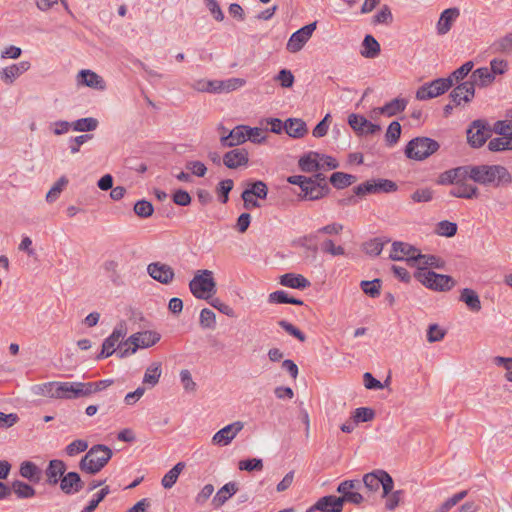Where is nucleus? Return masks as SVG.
Returning <instances> with one entry per match:
<instances>
[{"label": "nucleus", "mask_w": 512, "mask_h": 512, "mask_svg": "<svg viewBox=\"0 0 512 512\" xmlns=\"http://www.w3.org/2000/svg\"><path fill=\"white\" fill-rule=\"evenodd\" d=\"M84 382L51 381L34 387L37 395L58 400H75L86 397Z\"/></svg>", "instance_id": "f257e3e1"}, {"label": "nucleus", "mask_w": 512, "mask_h": 512, "mask_svg": "<svg viewBox=\"0 0 512 512\" xmlns=\"http://www.w3.org/2000/svg\"><path fill=\"white\" fill-rule=\"evenodd\" d=\"M468 178L480 185L494 187L512 181L509 171L501 165H468Z\"/></svg>", "instance_id": "f03ea898"}, {"label": "nucleus", "mask_w": 512, "mask_h": 512, "mask_svg": "<svg viewBox=\"0 0 512 512\" xmlns=\"http://www.w3.org/2000/svg\"><path fill=\"white\" fill-rule=\"evenodd\" d=\"M113 455L112 450L102 444L92 446L79 462L82 472L94 475L102 470Z\"/></svg>", "instance_id": "7ed1b4c3"}, {"label": "nucleus", "mask_w": 512, "mask_h": 512, "mask_svg": "<svg viewBox=\"0 0 512 512\" xmlns=\"http://www.w3.org/2000/svg\"><path fill=\"white\" fill-rule=\"evenodd\" d=\"M189 290L197 299H210L217 291L213 272L208 269L197 270L189 282Z\"/></svg>", "instance_id": "20e7f679"}, {"label": "nucleus", "mask_w": 512, "mask_h": 512, "mask_svg": "<svg viewBox=\"0 0 512 512\" xmlns=\"http://www.w3.org/2000/svg\"><path fill=\"white\" fill-rule=\"evenodd\" d=\"M439 143L428 137H416L408 142L405 148L407 158L422 161L439 149Z\"/></svg>", "instance_id": "39448f33"}, {"label": "nucleus", "mask_w": 512, "mask_h": 512, "mask_svg": "<svg viewBox=\"0 0 512 512\" xmlns=\"http://www.w3.org/2000/svg\"><path fill=\"white\" fill-rule=\"evenodd\" d=\"M160 340V334L154 331H142L131 335L124 343L126 348H120L119 357L123 358L133 354L138 348H148L155 345Z\"/></svg>", "instance_id": "423d86ee"}, {"label": "nucleus", "mask_w": 512, "mask_h": 512, "mask_svg": "<svg viewBox=\"0 0 512 512\" xmlns=\"http://www.w3.org/2000/svg\"><path fill=\"white\" fill-rule=\"evenodd\" d=\"M361 484L364 485L367 491L372 493L377 492L381 486L382 496H388L394 488V481L390 474L381 469L366 473Z\"/></svg>", "instance_id": "0eeeda50"}, {"label": "nucleus", "mask_w": 512, "mask_h": 512, "mask_svg": "<svg viewBox=\"0 0 512 512\" xmlns=\"http://www.w3.org/2000/svg\"><path fill=\"white\" fill-rule=\"evenodd\" d=\"M415 278L429 289L436 291H448L455 285L452 277L443 274H437L430 270L418 271Z\"/></svg>", "instance_id": "6e6552de"}, {"label": "nucleus", "mask_w": 512, "mask_h": 512, "mask_svg": "<svg viewBox=\"0 0 512 512\" xmlns=\"http://www.w3.org/2000/svg\"><path fill=\"white\" fill-rule=\"evenodd\" d=\"M361 481L358 479L344 480L338 487L337 492L341 494L339 499H342V505L345 502L360 505L364 502V496L359 492L361 489Z\"/></svg>", "instance_id": "1a4fd4ad"}, {"label": "nucleus", "mask_w": 512, "mask_h": 512, "mask_svg": "<svg viewBox=\"0 0 512 512\" xmlns=\"http://www.w3.org/2000/svg\"><path fill=\"white\" fill-rule=\"evenodd\" d=\"M451 88V80L438 78L425 83L416 91V99L420 101L429 100L444 94Z\"/></svg>", "instance_id": "9d476101"}, {"label": "nucleus", "mask_w": 512, "mask_h": 512, "mask_svg": "<svg viewBox=\"0 0 512 512\" xmlns=\"http://www.w3.org/2000/svg\"><path fill=\"white\" fill-rule=\"evenodd\" d=\"M315 29L316 22H313L294 32L287 42L286 49L291 53L299 52L311 38Z\"/></svg>", "instance_id": "9b49d317"}, {"label": "nucleus", "mask_w": 512, "mask_h": 512, "mask_svg": "<svg viewBox=\"0 0 512 512\" xmlns=\"http://www.w3.org/2000/svg\"><path fill=\"white\" fill-rule=\"evenodd\" d=\"M353 190L357 196H364L378 192H393L397 190V185L391 180L381 179L378 182L366 181L354 187Z\"/></svg>", "instance_id": "f8f14e48"}, {"label": "nucleus", "mask_w": 512, "mask_h": 512, "mask_svg": "<svg viewBox=\"0 0 512 512\" xmlns=\"http://www.w3.org/2000/svg\"><path fill=\"white\" fill-rule=\"evenodd\" d=\"M147 273L152 279L163 285L171 284L175 278L174 269L170 265L162 262H152L148 264Z\"/></svg>", "instance_id": "ddd939ff"}, {"label": "nucleus", "mask_w": 512, "mask_h": 512, "mask_svg": "<svg viewBox=\"0 0 512 512\" xmlns=\"http://www.w3.org/2000/svg\"><path fill=\"white\" fill-rule=\"evenodd\" d=\"M490 136V128L481 120L474 121L467 130L468 143L475 148L481 147Z\"/></svg>", "instance_id": "4468645a"}, {"label": "nucleus", "mask_w": 512, "mask_h": 512, "mask_svg": "<svg viewBox=\"0 0 512 512\" xmlns=\"http://www.w3.org/2000/svg\"><path fill=\"white\" fill-rule=\"evenodd\" d=\"M243 428V422L235 421L217 431L212 437V443L214 445L227 446Z\"/></svg>", "instance_id": "2eb2a0df"}, {"label": "nucleus", "mask_w": 512, "mask_h": 512, "mask_svg": "<svg viewBox=\"0 0 512 512\" xmlns=\"http://www.w3.org/2000/svg\"><path fill=\"white\" fill-rule=\"evenodd\" d=\"M348 124L358 135H373L381 131L380 125L368 121L359 114H350Z\"/></svg>", "instance_id": "dca6fc26"}, {"label": "nucleus", "mask_w": 512, "mask_h": 512, "mask_svg": "<svg viewBox=\"0 0 512 512\" xmlns=\"http://www.w3.org/2000/svg\"><path fill=\"white\" fill-rule=\"evenodd\" d=\"M418 256V250L404 242H394L390 252V258L395 261L406 260L415 263Z\"/></svg>", "instance_id": "f3484780"}, {"label": "nucleus", "mask_w": 512, "mask_h": 512, "mask_svg": "<svg viewBox=\"0 0 512 512\" xmlns=\"http://www.w3.org/2000/svg\"><path fill=\"white\" fill-rule=\"evenodd\" d=\"M126 334L125 328L121 325L116 327L112 334L106 338L102 344V350L98 354L97 359H103L111 356L115 352L116 346L120 345L121 340Z\"/></svg>", "instance_id": "a211bd4d"}, {"label": "nucleus", "mask_w": 512, "mask_h": 512, "mask_svg": "<svg viewBox=\"0 0 512 512\" xmlns=\"http://www.w3.org/2000/svg\"><path fill=\"white\" fill-rule=\"evenodd\" d=\"M475 95V90L470 82L464 81L457 85L451 92L449 97L452 102L459 106L462 103H469Z\"/></svg>", "instance_id": "6ab92c4d"}, {"label": "nucleus", "mask_w": 512, "mask_h": 512, "mask_svg": "<svg viewBox=\"0 0 512 512\" xmlns=\"http://www.w3.org/2000/svg\"><path fill=\"white\" fill-rule=\"evenodd\" d=\"M249 161V154L244 148H235L226 152L223 156V164L229 169H237L246 166Z\"/></svg>", "instance_id": "aec40b11"}, {"label": "nucleus", "mask_w": 512, "mask_h": 512, "mask_svg": "<svg viewBox=\"0 0 512 512\" xmlns=\"http://www.w3.org/2000/svg\"><path fill=\"white\" fill-rule=\"evenodd\" d=\"M315 510L321 512H342V499H339L334 495L321 497L312 507L309 508L308 512Z\"/></svg>", "instance_id": "412c9836"}, {"label": "nucleus", "mask_w": 512, "mask_h": 512, "mask_svg": "<svg viewBox=\"0 0 512 512\" xmlns=\"http://www.w3.org/2000/svg\"><path fill=\"white\" fill-rule=\"evenodd\" d=\"M84 482L77 472L64 474L60 481V488L67 495L76 494L82 490Z\"/></svg>", "instance_id": "4be33fe9"}, {"label": "nucleus", "mask_w": 512, "mask_h": 512, "mask_svg": "<svg viewBox=\"0 0 512 512\" xmlns=\"http://www.w3.org/2000/svg\"><path fill=\"white\" fill-rule=\"evenodd\" d=\"M406 106H407V101L405 99L395 98L382 107L374 108L371 111V117L375 118L378 115H386L388 117H392V116L404 111Z\"/></svg>", "instance_id": "5701e85b"}, {"label": "nucleus", "mask_w": 512, "mask_h": 512, "mask_svg": "<svg viewBox=\"0 0 512 512\" xmlns=\"http://www.w3.org/2000/svg\"><path fill=\"white\" fill-rule=\"evenodd\" d=\"M459 15L460 11L456 7L445 9L441 13L437 22V33L439 35L447 34L451 30L453 23L456 21Z\"/></svg>", "instance_id": "b1692460"}, {"label": "nucleus", "mask_w": 512, "mask_h": 512, "mask_svg": "<svg viewBox=\"0 0 512 512\" xmlns=\"http://www.w3.org/2000/svg\"><path fill=\"white\" fill-rule=\"evenodd\" d=\"M79 85H84L97 90L105 89V82L101 76L91 70H81L77 75Z\"/></svg>", "instance_id": "393cba45"}, {"label": "nucleus", "mask_w": 512, "mask_h": 512, "mask_svg": "<svg viewBox=\"0 0 512 512\" xmlns=\"http://www.w3.org/2000/svg\"><path fill=\"white\" fill-rule=\"evenodd\" d=\"M468 178V165L447 170L440 175V184H451L456 186L462 180Z\"/></svg>", "instance_id": "a878e982"}, {"label": "nucleus", "mask_w": 512, "mask_h": 512, "mask_svg": "<svg viewBox=\"0 0 512 512\" xmlns=\"http://www.w3.org/2000/svg\"><path fill=\"white\" fill-rule=\"evenodd\" d=\"M247 126L239 125L232 129L227 136H222L220 141L223 147H234L247 140Z\"/></svg>", "instance_id": "bb28decb"}, {"label": "nucleus", "mask_w": 512, "mask_h": 512, "mask_svg": "<svg viewBox=\"0 0 512 512\" xmlns=\"http://www.w3.org/2000/svg\"><path fill=\"white\" fill-rule=\"evenodd\" d=\"M66 471V465L62 460L54 459L48 464L45 471L47 476V483L49 485H56L61 481Z\"/></svg>", "instance_id": "cd10ccee"}, {"label": "nucleus", "mask_w": 512, "mask_h": 512, "mask_svg": "<svg viewBox=\"0 0 512 512\" xmlns=\"http://www.w3.org/2000/svg\"><path fill=\"white\" fill-rule=\"evenodd\" d=\"M495 80V76L487 67H481L474 70L467 82H470L475 89V86L486 87Z\"/></svg>", "instance_id": "c85d7f7f"}, {"label": "nucleus", "mask_w": 512, "mask_h": 512, "mask_svg": "<svg viewBox=\"0 0 512 512\" xmlns=\"http://www.w3.org/2000/svg\"><path fill=\"white\" fill-rule=\"evenodd\" d=\"M449 194L457 198L473 199L479 196V189L475 185L468 184L466 180H462L453 186Z\"/></svg>", "instance_id": "c756f323"}, {"label": "nucleus", "mask_w": 512, "mask_h": 512, "mask_svg": "<svg viewBox=\"0 0 512 512\" xmlns=\"http://www.w3.org/2000/svg\"><path fill=\"white\" fill-rule=\"evenodd\" d=\"M284 129L293 138H302L308 132L306 123L298 118L287 119L284 123Z\"/></svg>", "instance_id": "7c9ffc66"}, {"label": "nucleus", "mask_w": 512, "mask_h": 512, "mask_svg": "<svg viewBox=\"0 0 512 512\" xmlns=\"http://www.w3.org/2000/svg\"><path fill=\"white\" fill-rule=\"evenodd\" d=\"M238 491L236 483H226L220 488L212 499V505L214 508L223 506L229 498H231Z\"/></svg>", "instance_id": "2f4dec72"}, {"label": "nucleus", "mask_w": 512, "mask_h": 512, "mask_svg": "<svg viewBox=\"0 0 512 512\" xmlns=\"http://www.w3.org/2000/svg\"><path fill=\"white\" fill-rule=\"evenodd\" d=\"M280 284L294 289H306L311 284L303 275L286 273L280 277Z\"/></svg>", "instance_id": "473e14b6"}, {"label": "nucleus", "mask_w": 512, "mask_h": 512, "mask_svg": "<svg viewBox=\"0 0 512 512\" xmlns=\"http://www.w3.org/2000/svg\"><path fill=\"white\" fill-rule=\"evenodd\" d=\"M103 270L108 275L110 281L116 285L120 286L123 284V278L120 272V264L118 260L108 259L103 263Z\"/></svg>", "instance_id": "72a5a7b5"}, {"label": "nucleus", "mask_w": 512, "mask_h": 512, "mask_svg": "<svg viewBox=\"0 0 512 512\" xmlns=\"http://www.w3.org/2000/svg\"><path fill=\"white\" fill-rule=\"evenodd\" d=\"M309 184H305L302 188V195H300L303 199L306 200H319L327 195L325 188L321 187L319 184H313L311 179H308Z\"/></svg>", "instance_id": "f704fd0d"}, {"label": "nucleus", "mask_w": 512, "mask_h": 512, "mask_svg": "<svg viewBox=\"0 0 512 512\" xmlns=\"http://www.w3.org/2000/svg\"><path fill=\"white\" fill-rule=\"evenodd\" d=\"M319 157L317 152H309L299 159L298 165L303 172L311 173L319 170Z\"/></svg>", "instance_id": "c9c22d12"}, {"label": "nucleus", "mask_w": 512, "mask_h": 512, "mask_svg": "<svg viewBox=\"0 0 512 512\" xmlns=\"http://www.w3.org/2000/svg\"><path fill=\"white\" fill-rule=\"evenodd\" d=\"M161 374H162L161 363L160 362L151 363L147 367V369L144 373L143 384L148 385L150 387L156 386L159 382Z\"/></svg>", "instance_id": "e433bc0d"}, {"label": "nucleus", "mask_w": 512, "mask_h": 512, "mask_svg": "<svg viewBox=\"0 0 512 512\" xmlns=\"http://www.w3.org/2000/svg\"><path fill=\"white\" fill-rule=\"evenodd\" d=\"M460 301L464 302L473 312H478L481 310L480 298L478 294L472 289L464 288L460 294Z\"/></svg>", "instance_id": "4c0bfd02"}, {"label": "nucleus", "mask_w": 512, "mask_h": 512, "mask_svg": "<svg viewBox=\"0 0 512 512\" xmlns=\"http://www.w3.org/2000/svg\"><path fill=\"white\" fill-rule=\"evenodd\" d=\"M362 46L361 55L365 58L373 59L380 53V45L372 35L365 36Z\"/></svg>", "instance_id": "58836bf2"}, {"label": "nucleus", "mask_w": 512, "mask_h": 512, "mask_svg": "<svg viewBox=\"0 0 512 512\" xmlns=\"http://www.w3.org/2000/svg\"><path fill=\"white\" fill-rule=\"evenodd\" d=\"M11 492H14L19 499L32 498L36 494L33 486L19 480L12 482Z\"/></svg>", "instance_id": "ea45409f"}, {"label": "nucleus", "mask_w": 512, "mask_h": 512, "mask_svg": "<svg viewBox=\"0 0 512 512\" xmlns=\"http://www.w3.org/2000/svg\"><path fill=\"white\" fill-rule=\"evenodd\" d=\"M356 180L354 175L344 172H334L330 177V182L336 189H344L355 183Z\"/></svg>", "instance_id": "a19ab883"}, {"label": "nucleus", "mask_w": 512, "mask_h": 512, "mask_svg": "<svg viewBox=\"0 0 512 512\" xmlns=\"http://www.w3.org/2000/svg\"><path fill=\"white\" fill-rule=\"evenodd\" d=\"M185 468L183 462H178L172 469H170L162 478L161 484L165 489L172 488L178 480L180 473Z\"/></svg>", "instance_id": "79ce46f5"}, {"label": "nucleus", "mask_w": 512, "mask_h": 512, "mask_svg": "<svg viewBox=\"0 0 512 512\" xmlns=\"http://www.w3.org/2000/svg\"><path fill=\"white\" fill-rule=\"evenodd\" d=\"M414 264L418 266L419 271H423L426 270L425 267L427 266L442 268L444 262L434 255H422L418 253L417 260L415 261Z\"/></svg>", "instance_id": "37998d69"}, {"label": "nucleus", "mask_w": 512, "mask_h": 512, "mask_svg": "<svg viewBox=\"0 0 512 512\" xmlns=\"http://www.w3.org/2000/svg\"><path fill=\"white\" fill-rule=\"evenodd\" d=\"M98 126V120L92 117L81 118L72 122V129L78 132L93 131Z\"/></svg>", "instance_id": "c03bdc74"}, {"label": "nucleus", "mask_w": 512, "mask_h": 512, "mask_svg": "<svg viewBox=\"0 0 512 512\" xmlns=\"http://www.w3.org/2000/svg\"><path fill=\"white\" fill-rule=\"evenodd\" d=\"M67 184L68 179L65 176L60 177L46 194V201L49 203L56 201Z\"/></svg>", "instance_id": "a18cd8bd"}, {"label": "nucleus", "mask_w": 512, "mask_h": 512, "mask_svg": "<svg viewBox=\"0 0 512 512\" xmlns=\"http://www.w3.org/2000/svg\"><path fill=\"white\" fill-rule=\"evenodd\" d=\"M473 62L468 61L460 66L458 69L453 71L446 79L451 80V87L454 83L462 81L472 70Z\"/></svg>", "instance_id": "49530a36"}, {"label": "nucleus", "mask_w": 512, "mask_h": 512, "mask_svg": "<svg viewBox=\"0 0 512 512\" xmlns=\"http://www.w3.org/2000/svg\"><path fill=\"white\" fill-rule=\"evenodd\" d=\"M113 383H114V380H112V379H104V380H100V381H96V382H84L85 395H86V397H88L96 392L106 389L107 387L111 386Z\"/></svg>", "instance_id": "de8ad7c7"}, {"label": "nucleus", "mask_w": 512, "mask_h": 512, "mask_svg": "<svg viewBox=\"0 0 512 512\" xmlns=\"http://www.w3.org/2000/svg\"><path fill=\"white\" fill-rule=\"evenodd\" d=\"M401 135V125L397 121H393L390 123V125L387 128L386 134H385V140L388 146L395 145Z\"/></svg>", "instance_id": "09e8293b"}, {"label": "nucleus", "mask_w": 512, "mask_h": 512, "mask_svg": "<svg viewBox=\"0 0 512 512\" xmlns=\"http://www.w3.org/2000/svg\"><path fill=\"white\" fill-rule=\"evenodd\" d=\"M360 287L365 294L372 298H376L380 295L381 280L374 279L372 281L363 280L360 283Z\"/></svg>", "instance_id": "8fccbe9b"}, {"label": "nucleus", "mask_w": 512, "mask_h": 512, "mask_svg": "<svg viewBox=\"0 0 512 512\" xmlns=\"http://www.w3.org/2000/svg\"><path fill=\"white\" fill-rule=\"evenodd\" d=\"M494 131L501 135L507 137L508 145L512 150V120L511 121H497L494 124Z\"/></svg>", "instance_id": "3c124183"}, {"label": "nucleus", "mask_w": 512, "mask_h": 512, "mask_svg": "<svg viewBox=\"0 0 512 512\" xmlns=\"http://www.w3.org/2000/svg\"><path fill=\"white\" fill-rule=\"evenodd\" d=\"M375 417V412L373 409L368 407H360L356 408L352 413V419L355 423L359 422H369L372 421Z\"/></svg>", "instance_id": "603ef678"}, {"label": "nucleus", "mask_w": 512, "mask_h": 512, "mask_svg": "<svg viewBox=\"0 0 512 512\" xmlns=\"http://www.w3.org/2000/svg\"><path fill=\"white\" fill-rule=\"evenodd\" d=\"M199 323L202 328L213 329L216 325V315L208 308H204L200 312Z\"/></svg>", "instance_id": "864d4df0"}, {"label": "nucleus", "mask_w": 512, "mask_h": 512, "mask_svg": "<svg viewBox=\"0 0 512 512\" xmlns=\"http://www.w3.org/2000/svg\"><path fill=\"white\" fill-rule=\"evenodd\" d=\"M133 210L137 216L141 218H148L152 216L154 207L149 201L139 200L135 203Z\"/></svg>", "instance_id": "5fc2aeb1"}, {"label": "nucleus", "mask_w": 512, "mask_h": 512, "mask_svg": "<svg viewBox=\"0 0 512 512\" xmlns=\"http://www.w3.org/2000/svg\"><path fill=\"white\" fill-rule=\"evenodd\" d=\"M384 242L380 238H374L364 243L363 250L370 256H378L383 250Z\"/></svg>", "instance_id": "6e6d98bb"}, {"label": "nucleus", "mask_w": 512, "mask_h": 512, "mask_svg": "<svg viewBox=\"0 0 512 512\" xmlns=\"http://www.w3.org/2000/svg\"><path fill=\"white\" fill-rule=\"evenodd\" d=\"M457 232V224L447 220L440 221L436 226V233L445 237H452Z\"/></svg>", "instance_id": "4d7b16f0"}, {"label": "nucleus", "mask_w": 512, "mask_h": 512, "mask_svg": "<svg viewBox=\"0 0 512 512\" xmlns=\"http://www.w3.org/2000/svg\"><path fill=\"white\" fill-rule=\"evenodd\" d=\"M404 496V491L403 490H396V491H391L388 496H383L384 498H386V502H385V508L389 511H393L395 510L400 502L402 501V498Z\"/></svg>", "instance_id": "13d9d810"}, {"label": "nucleus", "mask_w": 512, "mask_h": 512, "mask_svg": "<svg viewBox=\"0 0 512 512\" xmlns=\"http://www.w3.org/2000/svg\"><path fill=\"white\" fill-rule=\"evenodd\" d=\"M88 448V442L82 439H77L68 444L65 448V452L68 456L73 457L76 456Z\"/></svg>", "instance_id": "bf43d9fd"}, {"label": "nucleus", "mask_w": 512, "mask_h": 512, "mask_svg": "<svg viewBox=\"0 0 512 512\" xmlns=\"http://www.w3.org/2000/svg\"><path fill=\"white\" fill-rule=\"evenodd\" d=\"M109 493L108 486L102 488L81 512H93Z\"/></svg>", "instance_id": "052dcab7"}, {"label": "nucleus", "mask_w": 512, "mask_h": 512, "mask_svg": "<svg viewBox=\"0 0 512 512\" xmlns=\"http://www.w3.org/2000/svg\"><path fill=\"white\" fill-rule=\"evenodd\" d=\"M250 192L249 194L260 199H265L268 193L267 185L263 181H256L251 184L250 188L244 190Z\"/></svg>", "instance_id": "680f3d73"}, {"label": "nucleus", "mask_w": 512, "mask_h": 512, "mask_svg": "<svg viewBox=\"0 0 512 512\" xmlns=\"http://www.w3.org/2000/svg\"><path fill=\"white\" fill-rule=\"evenodd\" d=\"M234 182L231 179L222 180L217 186V193L220 201L225 204L228 201V194L233 189Z\"/></svg>", "instance_id": "e2e57ef3"}, {"label": "nucleus", "mask_w": 512, "mask_h": 512, "mask_svg": "<svg viewBox=\"0 0 512 512\" xmlns=\"http://www.w3.org/2000/svg\"><path fill=\"white\" fill-rule=\"evenodd\" d=\"M185 167L191 174L197 177H204L207 172L206 165L198 160L187 161Z\"/></svg>", "instance_id": "0e129e2a"}, {"label": "nucleus", "mask_w": 512, "mask_h": 512, "mask_svg": "<svg viewBox=\"0 0 512 512\" xmlns=\"http://www.w3.org/2000/svg\"><path fill=\"white\" fill-rule=\"evenodd\" d=\"M494 48L497 52L511 53L512 52V32L500 38L494 43Z\"/></svg>", "instance_id": "69168bd1"}, {"label": "nucleus", "mask_w": 512, "mask_h": 512, "mask_svg": "<svg viewBox=\"0 0 512 512\" xmlns=\"http://www.w3.org/2000/svg\"><path fill=\"white\" fill-rule=\"evenodd\" d=\"M507 142L508 140L505 136L493 138L488 143V149L493 152L511 150Z\"/></svg>", "instance_id": "338daca9"}, {"label": "nucleus", "mask_w": 512, "mask_h": 512, "mask_svg": "<svg viewBox=\"0 0 512 512\" xmlns=\"http://www.w3.org/2000/svg\"><path fill=\"white\" fill-rule=\"evenodd\" d=\"M37 473L38 467L33 462L25 461L20 465V474L24 478L33 480L36 478Z\"/></svg>", "instance_id": "774afa93"}]
</instances>
